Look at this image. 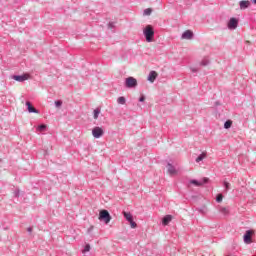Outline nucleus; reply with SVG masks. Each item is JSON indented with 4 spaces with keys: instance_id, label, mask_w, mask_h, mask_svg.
<instances>
[{
    "instance_id": "obj_1",
    "label": "nucleus",
    "mask_w": 256,
    "mask_h": 256,
    "mask_svg": "<svg viewBox=\"0 0 256 256\" xmlns=\"http://www.w3.org/2000/svg\"><path fill=\"white\" fill-rule=\"evenodd\" d=\"M143 33L145 35L147 43H152L153 37H155V31L153 30V26L147 25Z\"/></svg>"
},
{
    "instance_id": "obj_2",
    "label": "nucleus",
    "mask_w": 256,
    "mask_h": 256,
    "mask_svg": "<svg viewBox=\"0 0 256 256\" xmlns=\"http://www.w3.org/2000/svg\"><path fill=\"white\" fill-rule=\"evenodd\" d=\"M99 220L104 221L106 224L111 222V214L107 210H101L99 213Z\"/></svg>"
},
{
    "instance_id": "obj_3",
    "label": "nucleus",
    "mask_w": 256,
    "mask_h": 256,
    "mask_svg": "<svg viewBox=\"0 0 256 256\" xmlns=\"http://www.w3.org/2000/svg\"><path fill=\"white\" fill-rule=\"evenodd\" d=\"M253 235H255L254 230L246 231V233L244 234V243H246V245H251V243H253V240L251 239Z\"/></svg>"
},
{
    "instance_id": "obj_4",
    "label": "nucleus",
    "mask_w": 256,
    "mask_h": 256,
    "mask_svg": "<svg viewBox=\"0 0 256 256\" xmlns=\"http://www.w3.org/2000/svg\"><path fill=\"white\" fill-rule=\"evenodd\" d=\"M105 131H103V128L101 127H94L92 129V135L95 139H100V137H103Z\"/></svg>"
},
{
    "instance_id": "obj_5",
    "label": "nucleus",
    "mask_w": 256,
    "mask_h": 256,
    "mask_svg": "<svg viewBox=\"0 0 256 256\" xmlns=\"http://www.w3.org/2000/svg\"><path fill=\"white\" fill-rule=\"evenodd\" d=\"M126 87L128 88L137 87V79L133 77L126 78Z\"/></svg>"
},
{
    "instance_id": "obj_6",
    "label": "nucleus",
    "mask_w": 256,
    "mask_h": 256,
    "mask_svg": "<svg viewBox=\"0 0 256 256\" xmlns=\"http://www.w3.org/2000/svg\"><path fill=\"white\" fill-rule=\"evenodd\" d=\"M31 76L29 74H24L21 76H13L14 81H18L19 83H23V81H28V79H30Z\"/></svg>"
},
{
    "instance_id": "obj_7",
    "label": "nucleus",
    "mask_w": 256,
    "mask_h": 256,
    "mask_svg": "<svg viewBox=\"0 0 256 256\" xmlns=\"http://www.w3.org/2000/svg\"><path fill=\"white\" fill-rule=\"evenodd\" d=\"M190 183L196 187H202V185H205V183H209V178H203L200 182L197 180H191Z\"/></svg>"
},
{
    "instance_id": "obj_8",
    "label": "nucleus",
    "mask_w": 256,
    "mask_h": 256,
    "mask_svg": "<svg viewBox=\"0 0 256 256\" xmlns=\"http://www.w3.org/2000/svg\"><path fill=\"white\" fill-rule=\"evenodd\" d=\"M237 25H239V21H237V19H235V18H231L228 23V27L230 29H237Z\"/></svg>"
},
{
    "instance_id": "obj_9",
    "label": "nucleus",
    "mask_w": 256,
    "mask_h": 256,
    "mask_svg": "<svg viewBox=\"0 0 256 256\" xmlns=\"http://www.w3.org/2000/svg\"><path fill=\"white\" fill-rule=\"evenodd\" d=\"M251 7V2L249 0H242L240 1V9L245 10L247 8Z\"/></svg>"
},
{
    "instance_id": "obj_10",
    "label": "nucleus",
    "mask_w": 256,
    "mask_h": 256,
    "mask_svg": "<svg viewBox=\"0 0 256 256\" xmlns=\"http://www.w3.org/2000/svg\"><path fill=\"white\" fill-rule=\"evenodd\" d=\"M158 75L159 74H157L156 71H151L148 76V81H150V83H155V79H157Z\"/></svg>"
},
{
    "instance_id": "obj_11",
    "label": "nucleus",
    "mask_w": 256,
    "mask_h": 256,
    "mask_svg": "<svg viewBox=\"0 0 256 256\" xmlns=\"http://www.w3.org/2000/svg\"><path fill=\"white\" fill-rule=\"evenodd\" d=\"M26 106L28 107V113H39V110L33 107L31 102H26Z\"/></svg>"
},
{
    "instance_id": "obj_12",
    "label": "nucleus",
    "mask_w": 256,
    "mask_h": 256,
    "mask_svg": "<svg viewBox=\"0 0 256 256\" xmlns=\"http://www.w3.org/2000/svg\"><path fill=\"white\" fill-rule=\"evenodd\" d=\"M182 39H193V32L191 30H186L182 34Z\"/></svg>"
},
{
    "instance_id": "obj_13",
    "label": "nucleus",
    "mask_w": 256,
    "mask_h": 256,
    "mask_svg": "<svg viewBox=\"0 0 256 256\" xmlns=\"http://www.w3.org/2000/svg\"><path fill=\"white\" fill-rule=\"evenodd\" d=\"M173 220V216L171 215H166L163 220L162 223L163 225H169V223H171V221Z\"/></svg>"
},
{
    "instance_id": "obj_14",
    "label": "nucleus",
    "mask_w": 256,
    "mask_h": 256,
    "mask_svg": "<svg viewBox=\"0 0 256 256\" xmlns=\"http://www.w3.org/2000/svg\"><path fill=\"white\" fill-rule=\"evenodd\" d=\"M168 173L169 175H177V170L171 164H168Z\"/></svg>"
},
{
    "instance_id": "obj_15",
    "label": "nucleus",
    "mask_w": 256,
    "mask_h": 256,
    "mask_svg": "<svg viewBox=\"0 0 256 256\" xmlns=\"http://www.w3.org/2000/svg\"><path fill=\"white\" fill-rule=\"evenodd\" d=\"M123 215H124L126 221H128L129 223H130V221H133V215H131V213L124 211Z\"/></svg>"
},
{
    "instance_id": "obj_16",
    "label": "nucleus",
    "mask_w": 256,
    "mask_h": 256,
    "mask_svg": "<svg viewBox=\"0 0 256 256\" xmlns=\"http://www.w3.org/2000/svg\"><path fill=\"white\" fill-rule=\"evenodd\" d=\"M207 157V153L203 152L202 154H200L197 158H196V163H199L201 161H203V159H205Z\"/></svg>"
},
{
    "instance_id": "obj_17",
    "label": "nucleus",
    "mask_w": 256,
    "mask_h": 256,
    "mask_svg": "<svg viewBox=\"0 0 256 256\" xmlns=\"http://www.w3.org/2000/svg\"><path fill=\"white\" fill-rule=\"evenodd\" d=\"M231 125H233V121L228 120L224 123V129H231Z\"/></svg>"
},
{
    "instance_id": "obj_18",
    "label": "nucleus",
    "mask_w": 256,
    "mask_h": 256,
    "mask_svg": "<svg viewBox=\"0 0 256 256\" xmlns=\"http://www.w3.org/2000/svg\"><path fill=\"white\" fill-rule=\"evenodd\" d=\"M117 103H118L119 105H125V103H126L125 97H123V96L119 97V98L117 99Z\"/></svg>"
},
{
    "instance_id": "obj_19",
    "label": "nucleus",
    "mask_w": 256,
    "mask_h": 256,
    "mask_svg": "<svg viewBox=\"0 0 256 256\" xmlns=\"http://www.w3.org/2000/svg\"><path fill=\"white\" fill-rule=\"evenodd\" d=\"M101 113V110L95 109L94 110V119H99V114Z\"/></svg>"
},
{
    "instance_id": "obj_20",
    "label": "nucleus",
    "mask_w": 256,
    "mask_h": 256,
    "mask_svg": "<svg viewBox=\"0 0 256 256\" xmlns=\"http://www.w3.org/2000/svg\"><path fill=\"white\" fill-rule=\"evenodd\" d=\"M153 13V10L151 8H147L144 10V15H151Z\"/></svg>"
},
{
    "instance_id": "obj_21",
    "label": "nucleus",
    "mask_w": 256,
    "mask_h": 256,
    "mask_svg": "<svg viewBox=\"0 0 256 256\" xmlns=\"http://www.w3.org/2000/svg\"><path fill=\"white\" fill-rule=\"evenodd\" d=\"M37 129H38V131H45V129H47V125L42 124V125L38 126Z\"/></svg>"
},
{
    "instance_id": "obj_22",
    "label": "nucleus",
    "mask_w": 256,
    "mask_h": 256,
    "mask_svg": "<svg viewBox=\"0 0 256 256\" xmlns=\"http://www.w3.org/2000/svg\"><path fill=\"white\" fill-rule=\"evenodd\" d=\"M216 201H217L218 203H221V201H223V194H218V195H217V198H216Z\"/></svg>"
},
{
    "instance_id": "obj_23",
    "label": "nucleus",
    "mask_w": 256,
    "mask_h": 256,
    "mask_svg": "<svg viewBox=\"0 0 256 256\" xmlns=\"http://www.w3.org/2000/svg\"><path fill=\"white\" fill-rule=\"evenodd\" d=\"M130 226H131L132 229H136L137 223L132 220V221H130Z\"/></svg>"
},
{
    "instance_id": "obj_24",
    "label": "nucleus",
    "mask_w": 256,
    "mask_h": 256,
    "mask_svg": "<svg viewBox=\"0 0 256 256\" xmlns=\"http://www.w3.org/2000/svg\"><path fill=\"white\" fill-rule=\"evenodd\" d=\"M89 251H91V246H90L89 244H87V245L85 246V248H84V252L87 253V252H89Z\"/></svg>"
},
{
    "instance_id": "obj_25",
    "label": "nucleus",
    "mask_w": 256,
    "mask_h": 256,
    "mask_svg": "<svg viewBox=\"0 0 256 256\" xmlns=\"http://www.w3.org/2000/svg\"><path fill=\"white\" fill-rule=\"evenodd\" d=\"M221 213H224L225 215H227L229 211L227 210V208H222Z\"/></svg>"
},
{
    "instance_id": "obj_26",
    "label": "nucleus",
    "mask_w": 256,
    "mask_h": 256,
    "mask_svg": "<svg viewBox=\"0 0 256 256\" xmlns=\"http://www.w3.org/2000/svg\"><path fill=\"white\" fill-rule=\"evenodd\" d=\"M55 105H56V107H61L62 102H61V101H56V102H55Z\"/></svg>"
},
{
    "instance_id": "obj_27",
    "label": "nucleus",
    "mask_w": 256,
    "mask_h": 256,
    "mask_svg": "<svg viewBox=\"0 0 256 256\" xmlns=\"http://www.w3.org/2000/svg\"><path fill=\"white\" fill-rule=\"evenodd\" d=\"M229 182H224V186L226 187V189H229Z\"/></svg>"
},
{
    "instance_id": "obj_28",
    "label": "nucleus",
    "mask_w": 256,
    "mask_h": 256,
    "mask_svg": "<svg viewBox=\"0 0 256 256\" xmlns=\"http://www.w3.org/2000/svg\"><path fill=\"white\" fill-rule=\"evenodd\" d=\"M139 101H140L141 103H143V101H145V96H142V97L139 99Z\"/></svg>"
},
{
    "instance_id": "obj_29",
    "label": "nucleus",
    "mask_w": 256,
    "mask_h": 256,
    "mask_svg": "<svg viewBox=\"0 0 256 256\" xmlns=\"http://www.w3.org/2000/svg\"><path fill=\"white\" fill-rule=\"evenodd\" d=\"M27 231H28V233H32L33 232V228L29 227V228H27Z\"/></svg>"
},
{
    "instance_id": "obj_30",
    "label": "nucleus",
    "mask_w": 256,
    "mask_h": 256,
    "mask_svg": "<svg viewBox=\"0 0 256 256\" xmlns=\"http://www.w3.org/2000/svg\"><path fill=\"white\" fill-rule=\"evenodd\" d=\"M253 3L256 4V0H253Z\"/></svg>"
}]
</instances>
